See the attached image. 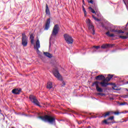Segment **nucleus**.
<instances>
[{
    "label": "nucleus",
    "mask_w": 128,
    "mask_h": 128,
    "mask_svg": "<svg viewBox=\"0 0 128 128\" xmlns=\"http://www.w3.org/2000/svg\"><path fill=\"white\" fill-rule=\"evenodd\" d=\"M99 84H101L102 86L106 88L108 86L109 84H108L104 80L101 82L96 81L92 83V86H96L97 92H102L104 90L102 88H100Z\"/></svg>",
    "instance_id": "obj_1"
},
{
    "label": "nucleus",
    "mask_w": 128,
    "mask_h": 128,
    "mask_svg": "<svg viewBox=\"0 0 128 128\" xmlns=\"http://www.w3.org/2000/svg\"><path fill=\"white\" fill-rule=\"evenodd\" d=\"M38 118L42 120H43L44 122H50V124H54V122H56V118L52 116H39Z\"/></svg>",
    "instance_id": "obj_2"
},
{
    "label": "nucleus",
    "mask_w": 128,
    "mask_h": 128,
    "mask_svg": "<svg viewBox=\"0 0 128 128\" xmlns=\"http://www.w3.org/2000/svg\"><path fill=\"white\" fill-rule=\"evenodd\" d=\"M64 36L66 42L68 44H70L74 42V39H72V37L70 34H64Z\"/></svg>",
    "instance_id": "obj_3"
},
{
    "label": "nucleus",
    "mask_w": 128,
    "mask_h": 128,
    "mask_svg": "<svg viewBox=\"0 0 128 128\" xmlns=\"http://www.w3.org/2000/svg\"><path fill=\"white\" fill-rule=\"evenodd\" d=\"M86 24L88 26V30H92L93 32L92 33V34H94V24L92 22V20L90 18H88L86 20Z\"/></svg>",
    "instance_id": "obj_4"
},
{
    "label": "nucleus",
    "mask_w": 128,
    "mask_h": 128,
    "mask_svg": "<svg viewBox=\"0 0 128 128\" xmlns=\"http://www.w3.org/2000/svg\"><path fill=\"white\" fill-rule=\"evenodd\" d=\"M60 30V26L58 24H55L54 27L53 28L51 36H56L57 34H58V32Z\"/></svg>",
    "instance_id": "obj_5"
},
{
    "label": "nucleus",
    "mask_w": 128,
    "mask_h": 128,
    "mask_svg": "<svg viewBox=\"0 0 128 128\" xmlns=\"http://www.w3.org/2000/svg\"><path fill=\"white\" fill-rule=\"evenodd\" d=\"M22 42L23 46H28V36L24 33L22 34Z\"/></svg>",
    "instance_id": "obj_6"
},
{
    "label": "nucleus",
    "mask_w": 128,
    "mask_h": 128,
    "mask_svg": "<svg viewBox=\"0 0 128 128\" xmlns=\"http://www.w3.org/2000/svg\"><path fill=\"white\" fill-rule=\"evenodd\" d=\"M40 48V40H37L36 44H34V50H35L38 54L40 56V52L38 50V48Z\"/></svg>",
    "instance_id": "obj_7"
},
{
    "label": "nucleus",
    "mask_w": 128,
    "mask_h": 128,
    "mask_svg": "<svg viewBox=\"0 0 128 128\" xmlns=\"http://www.w3.org/2000/svg\"><path fill=\"white\" fill-rule=\"evenodd\" d=\"M53 74L56 78H58L59 80H62V76H60L58 70H53Z\"/></svg>",
    "instance_id": "obj_8"
},
{
    "label": "nucleus",
    "mask_w": 128,
    "mask_h": 128,
    "mask_svg": "<svg viewBox=\"0 0 128 128\" xmlns=\"http://www.w3.org/2000/svg\"><path fill=\"white\" fill-rule=\"evenodd\" d=\"M50 18H48L46 20V22L45 23V26L44 30H48V28H50Z\"/></svg>",
    "instance_id": "obj_9"
},
{
    "label": "nucleus",
    "mask_w": 128,
    "mask_h": 128,
    "mask_svg": "<svg viewBox=\"0 0 128 128\" xmlns=\"http://www.w3.org/2000/svg\"><path fill=\"white\" fill-rule=\"evenodd\" d=\"M20 92H22V89L20 88H16L12 90V92L14 94H20Z\"/></svg>",
    "instance_id": "obj_10"
},
{
    "label": "nucleus",
    "mask_w": 128,
    "mask_h": 128,
    "mask_svg": "<svg viewBox=\"0 0 128 128\" xmlns=\"http://www.w3.org/2000/svg\"><path fill=\"white\" fill-rule=\"evenodd\" d=\"M32 102L33 104H34L36 106H40V102H38V100H36V98L34 96H32Z\"/></svg>",
    "instance_id": "obj_11"
},
{
    "label": "nucleus",
    "mask_w": 128,
    "mask_h": 128,
    "mask_svg": "<svg viewBox=\"0 0 128 128\" xmlns=\"http://www.w3.org/2000/svg\"><path fill=\"white\" fill-rule=\"evenodd\" d=\"M110 32H118V34H124V32L122 30H118L114 29H110Z\"/></svg>",
    "instance_id": "obj_12"
},
{
    "label": "nucleus",
    "mask_w": 128,
    "mask_h": 128,
    "mask_svg": "<svg viewBox=\"0 0 128 128\" xmlns=\"http://www.w3.org/2000/svg\"><path fill=\"white\" fill-rule=\"evenodd\" d=\"M114 76L113 75H110V74H108V76L107 78L104 77V80L106 82H110V80H112V77Z\"/></svg>",
    "instance_id": "obj_13"
},
{
    "label": "nucleus",
    "mask_w": 128,
    "mask_h": 128,
    "mask_svg": "<svg viewBox=\"0 0 128 128\" xmlns=\"http://www.w3.org/2000/svg\"><path fill=\"white\" fill-rule=\"evenodd\" d=\"M96 80H104V76L102 75H99L96 77Z\"/></svg>",
    "instance_id": "obj_14"
},
{
    "label": "nucleus",
    "mask_w": 128,
    "mask_h": 128,
    "mask_svg": "<svg viewBox=\"0 0 128 128\" xmlns=\"http://www.w3.org/2000/svg\"><path fill=\"white\" fill-rule=\"evenodd\" d=\"M46 14L50 15V9L48 8V4H46Z\"/></svg>",
    "instance_id": "obj_15"
},
{
    "label": "nucleus",
    "mask_w": 128,
    "mask_h": 128,
    "mask_svg": "<svg viewBox=\"0 0 128 128\" xmlns=\"http://www.w3.org/2000/svg\"><path fill=\"white\" fill-rule=\"evenodd\" d=\"M44 54L46 56H47V58H50L52 57V55L48 52H44Z\"/></svg>",
    "instance_id": "obj_16"
},
{
    "label": "nucleus",
    "mask_w": 128,
    "mask_h": 128,
    "mask_svg": "<svg viewBox=\"0 0 128 128\" xmlns=\"http://www.w3.org/2000/svg\"><path fill=\"white\" fill-rule=\"evenodd\" d=\"M119 38H122V40H126V38H128V32L126 33V36H120Z\"/></svg>",
    "instance_id": "obj_17"
},
{
    "label": "nucleus",
    "mask_w": 128,
    "mask_h": 128,
    "mask_svg": "<svg viewBox=\"0 0 128 128\" xmlns=\"http://www.w3.org/2000/svg\"><path fill=\"white\" fill-rule=\"evenodd\" d=\"M52 88V82H48L47 84V88H49L50 90V88Z\"/></svg>",
    "instance_id": "obj_18"
},
{
    "label": "nucleus",
    "mask_w": 128,
    "mask_h": 128,
    "mask_svg": "<svg viewBox=\"0 0 128 128\" xmlns=\"http://www.w3.org/2000/svg\"><path fill=\"white\" fill-rule=\"evenodd\" d=\"M106 34L108 36H110V38H112V36H114V34H110V31H108L107 32H106Z\"/></svg>",
    "instance_id": "obj_19"
},
{
    "label": "nucleus",
    "mask_w": 128,
    "mask_h": 128,
    "mask_svg": "<svg viewBox=\"0 0 128 128\" xmlns=\"http://www.w3.org/2000/svg\"><path fill=\"white\" fill-rule=\"evenodd\" d=\"M102 48H110V44H103L101 46Z\"/></svg>",
    "instance_id": "obj_20"
},
{
    "label": "nucleus",
    "mask_w": 128,
    "mask_h": 128,
    "mask_svg": "<svg viewBox=\"0 0 128 128\" xmlns=\"http://www.w3.org/2000/svg\"><path fill=\"white\" fill-rule=\"evenodd\" d=\"M110 114H112V112H108L106 114H104L103 116H104V118H106L108 116H110Z\"/></svg>",
    "instance_id": "obj_21"
},
{
    "label": "nucleus",
    "mask_w": 128,
    "mask_h": 128,
    "mask_svg": "<svg viewBox=\"0 0 128 128\" xmlns=\"http://www.w3.org/2000/svg\"><path fill=\"white\" fill-rule=\"evenodd\" d=\"M30 40L32 44V33H30Z\"/></svg>",
    "instance_id": "obj_22"
},
{
    "label": "nucleus",
    "mask_w": 128,
    "mask_h": 128,
    "mask_svg": "<svg viewBox=\"0 0 128 128\" xmlns=\"http://www.w3.org/2000/svg\"><path fill=\"white\" fill-rule=\"evenodd\" d=\"M89 10L92 12V14H96V11L92 7H89Z\"/></svg>",
    "instance_id": "obj_23"
},
{
    "label": "nucleus",
    "mask_w": 128,
    "mask_h": 128,
    "mask_svg": "<svg viewBox=\"0 0 128 128\" xmlns=\"http://www.w3.org/2000/svg\"><path fill=\"white\" fill-rule=\"evenodd\" d=\"M102 124H108L110 122H108V120H105L102 122Z\"/></svg>",
    "instance_id": "obj_24"
},
{
    "label": "nucleus",
    "mask_w": 128,
    "mask_h": 128,
    "mask_svg": "<svg viewBox=\"0 0 128 128\" xmlns=\"http://www.w3.org/2000/svg\"><path fill=\"white\" fill-rule=\"evenodd\" d=\"M92 17L95 20H97V22H100V20L98 19L97 18H96L94 16L92 15Z\"/></svg>",
    "instance_id": "obj_25"
},
{
    "label": "nucleus",
    "mask_w": 128,
    "mask_h": 128,
    "mask_svg": "<svg viewBox=\"0 0 128 128\" xmlns=\"http://www.w3.org/2000/svg\"><path fill=\"white\" fill-rule=\"evenodd\" d=\"M112 114H116V116H118L120 112H112Z\"/></svg>",
    "instance_id": "obj_26"
},
{
    "label": "nucleus",
    "mask_w": 128,
    "mask_h": 128,
    "mask_svg": "<svg viewBox=\"0 0 128 128\" xmlns=\"http://www.w3.org/2000/svg\"><path fill=\"white\" fill-rule=\"evenodd\" d=\"M114 116H112L110 117L108 119V120H114Z\"/></svg>",
    "instance_id": "obj_27"
},
{
    "label": "nucleus",
    "mask_w": 128,
    "mask_h": 128,
    "mask_svg": "<svg viewBox=\"0 0 128 128\" xmlns=\"http://www.w3.org/2000/svg\"><path fill=\"white\" fill-rule=\"evenodd\" d=\"M98 96H106V94H102V93H98L97 94Z\"/></svg>",
    "instance_id": "obj_28"
},
{
    "label": "nucleus",
    "mask_w": 128,
    "mask_h": 128,
    "mask_svg": "<svg viewBox=\"0 0 128 128\" xmlns=\"http://www.w3.org/2000/svg\"><path fill=\"white\" fill-rule=\"evenodd\" d=\"M29 98L31 102H32V95H30Z\"/></svg>",
    "instance_id": "obj_29"
},
{
    "label": "nucleus",
    "mask_w": 128,
    "mask_h": 128,
    "mask_svg": "<svg viewBox=\"0 0 128 128\" xmlns=\"http://www.w3.org/2000/svg\"><path fill=\"white\" fill-rule=\"evenodd\" d=\"M96 48V50H98V48H100V46H94L93 48Z\"/></svg>",
    "instance_id": "obj_30"
},
{
    "label": "nucleus",
    "mask_w": 128,
    "mask_h": 128,
    "mask_svg": "<svg viewBox=\"0 0 128 128\" xmlns=\"http://www.w3.org/2000/svg\"><path fill=\"white\" fill-rule=\"evenodd\" d=\"M124 104H126V102H124V103H121L120 104V106H124Z\"/></svg>",
    "instance_id": "obj_31"
},
{
    "label": "nucleus",
    "mask_w": 128,
    "mask_h": 128,
    "mask_svg": "<svg viewBox=\"0 0 128 128\" xmlns=\"http://www.w3.org/2000/svg\"><path fill=\"white\" fill-rule=\"evenodd\" d=\"M90 4H94V1L92 0H90V1L88 2Z\"/></svg>",
    "instance_id": "obj_32"
},
{
    "label": "nucleus",
    "mask_w": 128,
    "mask_h": 128,
    "mask_svg": "<svg viewBox=\"0 0 128 128\" xmlns=\"http://www.w3.org/2000/svg\"><path fill=\"white\" fill-rule=\"evenodd\" d=\"M84 16H86V11H84Z\"/></svg>",
    "instance_id": "obj_33"
},
{
    "label": "nucleus",
    "mask_w": 128,
    "mask_h": 128,
    "mask_svg": "<svg viewBox=\"0 0 128 128\" xmlns=\"http://www.w3.org/2000/svg\"><path fill=\"white\" fill-rule=\"evenodd\" d=\"M86 9H84V7L83 6V12H86Z\"/></svg>",
    "instance_id": "obj_34"
},
{
    "label": "nucleus",
    "mask_w": 128,
    "mask_h": 128,
    "mask_svg": "<svg viewBox=\"0 0 128 128\" xmlns=\"http://www.w3.org/2000/svg\"><path fill=\"white\" fill-rule=\"evenodd\" d=\"M114 90H118L116 89V88H114Z\"/></svg>",
    "instance_id": "obj_35"
},
{
    "label": "nucleus",
    "mask_w": 128,
    "mask_h": 128,
    "mask_svg": "<svg viewBox=\"0 0 128 128\" xmlns=\"http://www.w3.org/2000/svg\"><path fill=\"white\" fill-rule=\"evenodd\" d=\"M124 0V3L126 4V2H124V0Z\"/></svg>",
    "instance_id": "obj_36"
},
{
    "label": "nucleus",
    "mask_w": 128,
    "mask_h": 128,
    "mask_svg": "<svg viewBox=\"0 0 128 128\" xmlns=\"http://www.w3.org/2000/svg\"><path fill=\"white\" fill-rule=\"evenodd\" d=\"M38 116H40V113H38Z\"/></svg>",
    "instance_id": "obj_37"
},
{
    "label": "nucleus",
    "mask_w": 128,
    "mask_h": 128,
    "mask_svg": "<svg viewBox=\"0 0 128 128\" xmlns=\"http://www.w3.org/2000/svg\"><path fill=\"white\" fill-rule=\"evenodd\" d=\"M2 112V110H0V112Z\"/></svg>",
    "instance_id": "obj_38"
},
{
    "label": "nucleus",
    "mask_w": 128,
    "mask_h": 128,
    "mask_svg": "<svg viewBox=\"0 0 128 128\" xmlns=\"http://www.w3.org/2000/svg\"><path fill=\"white\" fill-rule=\"evenodd\" d=\"M126 90H127V92H128V90L126 88Z\"/></svg>",
    "instance_id": "obj_39"
},
{
    "label": "nucleus",
    "mask_w": 128,
    "mask_h": 128,
    "mask_svg": "<svg viewBox=\"0 0 128 128\" xmlns=\"http://www.w3.org/2000/svg\"><path fill=\"white\" fill-rule=\"evenodd\" d=\"M80 123L78 122V124H80Z\"/></svg>",
    "instance_id": "obj_40"
},
{
    "label": "nucleus",
    "mask_w": 128,
    "mask_h": 128,
    "mask_svg": "<svg viewBox=\"0 0 128 128\" xmlns=\"http://www.w3.org/2000/svg\"><path fill=\"white\" fill-rule=\"evenodd\" d=\"M127 84H128V82H127Z\"/></svg>",
    "instance_id": "obj_41"
},
{
    "label": "nucleus",
    "mask_w": 128,
    "mask_h": 128,
    "mask_svg": "<svg viewBox=\"0 0 128 128\" xmlns=\"http://www.w3.org/2000/svg\"><path fill=\"white\" fill-rule=\"evenodd\" d=\"M90 128V126H89V128Z\"/></svg>",
    "instance_id": "obj_42"
},
{
    "label": "nucleus",
    "mask_w": 128,
    "mask_h": 128,
    "mask_svg": "<svg viewBox=\"0 0 128 128\" xmlns=\"http://www.w3.org/2000/svg\"><path fill=\"white\" fill-rule=\"evenodd\" d=\"M33 42H34V40H33Z\"/></svg>",
    "instance_id": "obj_43"
}]
</instances>
